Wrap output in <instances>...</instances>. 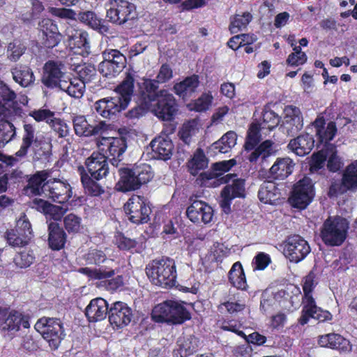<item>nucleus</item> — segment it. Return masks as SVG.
I'll return each mask as SVG.
<instances>
[{"instance_id": "f257e3e1", "label": "nucleus", "mask_w": 357, "mask_h": 357, "mask_svg": "<svg viewBox=\"0 0 357 357\" xmlns=\"http://www.w3.org/2000/svg\"><path fill=\"white\" fill-rule=\"evenodd\" d=\"M158 82L155 79H143L139 87L142 104L156 116L169 121L176 112V103L174 96L165 89L158 91Z\"/></svg>"}, {"instance_id": "f03ea898", "label": "nucleus", "mask_w": 357, "mask_h": 357, "mask_svg": "<svg viewBox=\"0 0 357 357\" xmlns=\"http://www.w3.org/2000/svg\"><path fill=\"white\" fill-rule=\"evenodd\" d=\"M315 275L310 272L304 280L303 289L304 295L303 297V309L302 314L299 318V323L301 325L306 324L310 318L318 320L319 321H324L331 319V314L328 311L323 310L318 307L312 297L311 293L316 285L314 281Z\"/></svg>"}, {"instance_id": "7ed1b4c3", "label": "nucleus", "mask_w": 357, "mask_h": 357, "mask_svg": "<svg viewBox=\"0 0 357 357\" xmlns=\"http://www.w3.org/2000/svg\"><path fill=\"white\" fill-rule=\"evenodd\" d=\"M120 179L116 185V189L121 192L135 190L143 184L147 183L153 176L150 165L142 164L131 169L120 167Z\"/></svg>"}, {"instance_id": "20e7f679", "label": "nucleus", "mask_w": 357, "mask_h": 357, "mask_svg": "<svg viewBox=\"0 0 357 357\" xmlns=\"http://www.w3.org/2000/svg\"><path fill=\"white\" fill-rule=\"evenodd\" d=\"M146 273L155 285L163 288L175 285L176 271L175 262L169 258L153 260L146 268Z\"/></svg>"}, {"instance_id": "39448f33", "label": "nucleus", "mask_w": 357, "mask_h": 357, "mask_svg": "<svg viewBox=\"0 0 357 357\" xmlns=\"http://www.w3.org/2000/svg\"><path fill=\"white\" fill-rule=\"evenodd\" d=\"M349 229L348 221L342 217H329L321 229V238L328 246H340L345 241Z\"/></svg>"}, {"instance_id": "423d86ee", "label": "nucleus", "mask_w": 357, "mask_h": 357, "mask_svg": "<svg viewBox=\"0 0 357 357\" xmlns=\"http://www.w3.org/2000/svg\"><path fill=\"white\" fill-rule=\"evenodd\" d=\"M152 318L157 322L181 324L190 319V314L178 302L167 301L155 306L152 311Z\"/></svg>"}, {"instance_id": "0eeeda50", "label": "nucleus", "mask_w": 357, "mask_h": 357, "mask_svg": "<svg viewBox=\"0 0 357 357\" xmlns=\"http://www.w3.org/2000/svg\"><path fill=\"white\" fill-rule=\"evenodd\" d=\"M35 329L41 334L52 349H56L65 334L59 319L42 317L34 326Z\"/></svg>"}, {"instance_id": "6e6552de", "label": "nucleus", "mask_w": 357, "mask_h": 357, "mask_svg": "<svg viewBox=\"0 0 357 357\" xmlns=\"http://www.w3.org/2000/svg\"><path fill=\"white\" fill-rule=\"evenodd\" d=\"M235 164L236 162L234 159L213 164L212 169L200 174L201 184L206 187H217L221 184L228 183L234 176V174H224Z\"/></svg>"}, {"instance_id": "1a4fd4ad", "label": "nucleus", "mask_w": 357, "mask_h": 357, "mask_svg": "<svg viewBox=\"0 0 357 357\" xmlns=\"http://www.w3.org/2000/svg\"><path fill=\"white\" fill-rule=\"evenodd\" d=\"M99 151L107 156L112 165L118 167L126 150V139L122 137H101L96 139Z\"/></svg>"}, {"instance_id": "9d476101", "label": "nucleus", "mask_w": 357, "mask_h": 357, "mask_svg": "<svg viewBox=\"0 0 357 357\" xmlns=\"http://www.w3.org/2000/svg\"><path fill=\"white\" fill-rule=\"evenodd\" d=\"M103 60L98 65L100 73L106 77H114L126 67V58L116 49H107L102 53Z\"/></svg>"}, {"instance_id": "9b49d317", "label": "nucleus", "mask_w": 357, "mask_h": 357, "mask_svg": "<svg viewBox=\"0 0 357 357\" xmlns=\"http://www.w3.org/2000/svg\"><path fill=\"white\" fill-rule=\"evenodd\" d=\"M106 8L107 18L116 24H123L135 16V6L128 0H108Z\"/></svg>"}, {"instance_id": "f8f14e48", "label": "nucleus", "mask_w": 357, "mask_h": 357, "mask_svg": "<svg viewBox=\"0 0 357 357\" xmlns=\"http://www.w3.org/2000/svg\"><path fill=\"white\" fill-rule=\"evenodd\" d=\"M68 74L61 61H48L43 68L42 83L47 88L59 90L66 85Z\"/></svg>"}, {"instance_id": "ddd939ff", "label": "nucleus", "mask_w": 357, "mask_h": 357, "mask_svg": "<svg viewBox=\"0 0 357 357\" xmlns=\"http://www.w3.org/2000/svg\"><path fill=\"white\" fill-rule=\"evenodd\" d=\"M124 211L135 224L146 223L150 220L151 209L144 197L132 195L125 204Z\"/></svg>"}, {"instance_id": "4468645a", "label": "nucleus", "mask_w": 357, "mask_h": 357, "mask_svg": "<svg viewBox=\"0 0 357 357\" xmlns=\"http://www.w3.org/2000/svg\"><path fill=\"white\" fill-rule=\"evenodd\" d=\"M23 129L22 144L20 150L17 152L18 156L26 155L28 149L31 146L35 150L38 148L43 149V153L50 152L52 148L50 142L47 141L43 135L36 132V129L32 125L25 123Z\"/></svg>"}, {"instance_id": "2eb2a0df", "label": "nucleus", "mask_w": 357, "mask_h": 357, "mask_svg": "<svg viewBox=\"0 0 357 357\" xmlns=\"http://www.w3.org/2000/svg\"><path fill=\"white\" fill-rule=\"evenodd\" d=\"M30 328L29 317L15 310L0 307V330L14 334L20 330Z\"/></svg>"}, {"instance_id": "dca6fc26", "label": "nucleus", "mask_w": 357, "mask_h": 357, "mask_svg": "<svg viewBox=\"0 0 357 357\" xmlns=\"http://www.w3.org/2000/svg\"><path fill=\"white\" fill-rule=\"evenodd\" d=\"M43 194L54 202L65 203L72 197V188L67 181L51 177L43 185Z\"/></svg>"}, {"instance_id": "f3484780", "label": "nucleus", "mask_w": 357, "mask_h": 357, "mask_svg": "<svg viewBox=\"0 0 357 357\" xmlns=\"http://www.w3.org/2000/svg\"><path fill=\"white\" fill-rule=\"evenodd\" d=\"M314 196L312 180L309 177H304L294 185L289 202L294 207L303 209L312 202Z\"/></svg>"}, {"instance_id": "a211bd4d", "label": "nucleus", "mask_w": 357, "mask_h": 357, "mask_svg": "<svg viewBox=\"0 0 357 357\" xmlns=\"http://www.w3.org/2000/svg\"><path fill=\"white\" fill-rule=\"evenodd\" d=\"M310 250L307 241L299 235L289 236L284 243V255L291 262L302 261Z\"/></svg>"}, {"instance_id": "6ab92c4d", "label": "nucleus", "mask_w": 357, "mask_h": 357, "mask_svg": "<svg viewBox=\"0 0 357 357\" xmlns=\"http://www.w3.org/2000/svg\"><path fill=\"white\" fill-rule=\"evenodd\" d=\"M132 317V310L126 303L116 301L109 307L108 318L114 328H122L128 326Z\"/></svg>"}, {"instance_id": "aec40b11", "label": "nucleus", "mask_w": 357, "mask_h": 357, "mask_svg": "<svg viewBox=\"0 0 357 357\" xmlns=\"http://www.w3.org/2000/svg\"><path fill=\"white\" fill-rule=\"evenodd\" d=\"M186 215L195 224L210 223L213 218V210L211 206L200 200H194L187 208Z\"/></svg>"}, {"instance_id": "412c9836", "label": "nucleus", "mask_w": 357, "mask_h": 357, "mask_svg": "<svg viewBox=\"0 0 357 357\" xmlns=\"http://www.w3.org/2000/svg\"><path fill=\"white\" fill-rule=\"evenodd\" d=\"M107 156L99 152H93L85 161V165L91 176L99 181L109 173Z\"/></svg>"}, {"instance_id": "4be33fe9", "label": "nucleus", "mask_w": 357, "mask_h": 357, "mask_svg": "<svg viewBox=\"0 0 357 357\" xmlns=\"http://www.w3.org/2000/svg\"><path fill=\"white\" fill-rule=\"evenodd\" d=\"M72 122L75 133L78 137H91L102 133L105 128L102 121L91 124L84 115H73Z\"/></svg>"}, {"instance_id": "5701e85b", "label": "nucleus", "mask_w": 357, "mask_h": 357, "mask_svg": "<svg viewBox=\"0 0 357 357\" xmlns=\"http://www.w3.org/2000/svg\"><path fill=\"white\" fill-rule=\"evenodd\" d=\"M245 197V182L243 179L237 178L231 185H226L221 192L220 206L225 213L231 211V201L236 197Z\"/></svg>"}, {"instance_id": "b1692460", "label": "nucleus", "mask_w": 357, "mask_h": 357, "mask_svg": "<svg viewBox=\"0 0 357 357\" xmlns=\"http://www.w3.org/2000/svg\"><path fill=\"white\" fill-rule=\"evenodd\" d=\"M315 135L319 142L324 144L326 147L330 144L337 134V126L334 121L326 123L324 116L319 115L312 123Z\"/></svg>"}, {"instance_id": "393cba45", "label": "nucleus", "mask_w": 357, "mask_h": 357, "mask_svg": "<svg viewBox=\"0 0 357 357\" xmlns=\"http://www.w3.org/2000/svg\"><path fill=\"white\" fill-rule=\"evenodd\" d=\"M283 130L289 136L298 133L303 126V116L299 108L289 105L284 109Z\"/></svg>"}, {"instance_id": "a878e982", "label": "nucleus", "mask_w": 357, "mask_h": 357, "mask_svg": "<svg viewBox=\"0 0 357 357\" xmlns=\"http://www.w3.org/2000/svg\"><path fill=\"white\" fill-rule=\"evenodd\" d=\"M126 107L120 96L103 98L96 102L94 105L96 111L100 116L107 119L111 118Z\"/></svg>"}, {"instance_id": "bb28decb", "label": "nucleus", "mask_w": 357, "mask_h": 357, "mask_svg": "<svg viewBox=\"0 0 357 357\" xmlns=\"http://www.w3.org/2000/svg\"><path fill=\"white\" fill-rule=\"evenodd\" d=\"M109 307L107 302L102 298L92 299L86 307L85 314L91 322L100 321L109 315Z\"/></svg>"}, {"instance_id": "cd10ccee", "label": "nucleus", "mask_w": 357, "mask_h": 357, "mask_svg": "<svg viewBox=\"0 0 357 357\" xmlns=\"http://www.w3.org/2000/svg\"><path fill=\"white\" fill-rule=\"evenodd\" d=\"M66 34L68 37V45L71 48L80 49V53H89L90 45L86 31L70 27L66 29Z\"/></svg>"}, {"instance_id": "c85d7f7f", "label": "nucleus", "mask_w": 357, "mask_h": 357, "mask_svg": "<svg viewBox=\"0 0 357 357\" xmlns=\"http://www.w3.org/2000/svg\"><path fill=\"white\" fill-rule=\"evenodd\" d=\"M53 171L47 169L36 172L28 181V184L24 188V193L28 196L38 195L43 193V185L49 181Z\"/></svg>"}, {"instance_id": "c756f323", "label": "nucleus", "mask_w": 357, "mask_h": 357, "mask_svg": "<svg viewBox=\"0 0 357 357\" xmlns=\"http://www.w3.org/2000/svg\"><path fill=\"white\" fill-rule=\"evenodd\" d=\"M152 151L160 160H167L171 158L174 145L172 140L166 135H160L151 142Z\"/></svg>"}, {"instance_id": "7c9ffc66", "label": "nucleus", "mask_w": 357, "mask_h": 357, "mask_svg": "<svg viewBox=\"0 0 357 357\" xmlns=\"http://www.w3.org/2000/svg\"><path fill=\"white\" fill-rule=\"evenodd\" d=\"M314 141L308 134L301 135L291 139L288 148L297 155L303 156L308 154L314 147Z\"/></svg>"}, {"instance_id": "2f4dec72", "label": "nucleus", "mask_w": 357, "mask_h": 357, "mask_svg": "<svg viewBox=\"0 0 357 357\" xmlns=\"http://www.w3.org/2000/svg\"><path fill=\"white\" fill-rule=\"evenodd\" d=\"M258 197L264 204H274L280 197L278 185L271 181H264L259 187Z\"/></svg>"}, {"instance_id": "473e14b6", "label": "nucleus", "mask_w": 357, "mask_h": 357, "mask_svg": "<svg viewBox=\"0 0 357 357\" xmlns=\"http://www.w3.org/2000/svg\"><path fill=\"white\" fill-rule=\"evenodd\" d=\"M319 344L323 347L342 351H348L351 349L349 342L337 333L321 335L319 339Z\"/></svg>"}, {"instance_id": "72a5a7b5", "label": "nucleus", "mask_w": 357, "mask_h": 357, "mask_svg": "<svg viewBox=\"0 0 357 357\" xmlns=\"http://www.w3.org/2000/svg\"><path fill=\"white\" fill-rule=\"evenodd\" d=\"M294 166L289 158H278L270 169V174L275 179L283 180L292 173Z\"/></svg>"}, {"instance_id": "f704fd0d", "label": "nucleus", "mask_w": 357, "mask_h": 357, "mask_svg": "<svg viewBox=\"0 0 357 357\" xmlns=\"http://www.w3.org/2000/svg\"><path fill=\"white\" fill-rule=\"evenodd\" d=\"M199 84V77L196 75L187 77L182 82L174 86V93L185 99L194 93Z\"/></svg>"}, {"instance_id": "c9c22d12", "label": "nucleus", "mask_w": 357, "mask_h": 357, "mask_svg": "<svg viewBox=\"0 0 357 357\" xmlns=\"http://www.w3.org/2000/svg\"><path fill=\"white\" fill-rule=\"evenodd\" d=\"M78 20L102 34L109 33L107 24L93 11L80 12L78 14Z\"/></svg>"}, {"instance_id": "e433bc0d", "label": "nucleus", "mask_w": 357, "mask_h": 357, "mask_svg": "<svg viewBox=\"0 0 357 357\" xmlns=\"http://www.w3.org/2000/svg\"><path fill=\"white\" fill-rule=\"evenodd\" d=\"M14 81L22 87H27L35 81L32 70L26 65H16L11 68Z\"/></svg>"}, {"instance_id": "4c0bfd02", "label": "nucleus", "mask_w": 357, "mask_h": 357, "mask_svg": "<svg viewBox=\"0 0 357 357\" xmlns=\"http://www.w3.org/2000/svg\"><path fill=\"white\" fill-rule=\"evenodd\" d=\"M278 299V303L282 307L289 308L294 305V301L289 296V294L284 290L279 291L275 297L264 295L261 301V307L266 311L268 307L273 305L274 300Z\"/></svg>"}, {"instance_id": "58836bf2", "label": "nucleus", "mask_w": 357, "mask_h": 357, "mask_svg": "<svg viewBox=\"0 0 357 357\" xmlns=\"http://www.w3.org/2000/svg\"><path fill=\"white\" fill-rule=\"evenodd\" d=\"M66 243V234L58 223L52 222L49 225V244L52 249L59 250Z\"/></svg>"}, {"instance_id": "ea45409f", "label": "nucleus", "mask_w": 357, "mask_h": 357, "mask_svg": "<svg viewBox=\"0 0 357 357\" xmlns=\"http://www.w3.org/2000/svg\"><path fill=\"white\" fill-rule=\"evenodd\" d=\"M134 82L135 79L133 76L128 73L123 79V81L117 86L116 91L117 95L120 96L122 102L126 106L128 105L131 100V97L134 92Z\"/></svg>"}, {"instance_id": "a19ab883", "label": "nucleus", "mask_w": 357, "mask_h": 357, "mask_svg": "<svg viewBox=\"0 0 357 357\" xmlns=\"http://www.w3.org/2000/svg\"><path fill=\"white\" fill-rule=\"evenodd\" d=\"M229 280L231 284L239 289H245L247 283L242 265L240 262L233 264L229 272Z\"/></svg>"}, {"instance_id": "79ce46f5", "label": "nucleus", "mask_w": 357, "mask_h": 357, "mask_svg": "<svg viewBox=\"0 0 357 357\" xmlns=\"http://www.w3.org/2000/svg\"><path fill=\"white\" fill-rule=\"evenodd\" d=\"M85 84L79 79H70L68 76L66 85H62L59 90L66 92L70 96L76 98H81L84 92Z\"/></svg>"}, {"instance_id": "37998d69", "label": "nucleus", "mask_w": 357, "mask_h": 357, "mask_svg": "<svg viewBox=\"0 0 357 357\" xmlns=\"http://www.w3.org/2000/svg\"><path fill=\"white\" fill-rule=\"evenodd\" d=\"M26 50V44L20 40L15 39L6 47V58L11 62L18 61Z\"/></svg>"}, {"instance_id": "c03bdc74", "label": "nucleus", "mask_w": 357, "mask_h": 357, "mask_svg": "<svg viewBox=\"0 0 357 357\" xmlns=\"http://www.w3.org/2000/svg\"><path fill=\"white\" fill-rule=\"evenodd\" d=\"M273 145V143L272 141L265 140L249 155V160L251 162H255L259 158L262 160H265L273 153L274 150Z\"/></svg>"}, {"instance_id": "a18cd8bd", "label": "nucleus", "mask_w": 357, "mask_h": 357, "mask_svg": "<svg viewBox=\"0 0 357 357\" xmlns=\"http://www.w3.org/2000/svg\"><path fill=\"white\" fill-rule=\"evenodd\" d=\"M342 183L348 190H357V160L346 167L343 174Z\"/></svg>"}, {"instance_id": "49530a36", "label": "nucleus", "mask_w": 357, "mask_h": 357, "mask_svg": "<svg viewBox=\"0 0 357 357\" xmlns=\"http://www.w3.org/2000/svg\"><path fill=\"white\" fill-rule=\"evenodd\" d=\"M79 272L87 275L92 280H103L114 275L115 271L112 268L101 266L99 268H81Z\"/></svg>"}, {"instance_id": "de8ad7c7", "label": "nucleus", "mask_w": 357, "mask_h": 357, "mask_svg": "<svg viewBox=\"0 0 357 357\" xmlns=\"http://www.w3.org/2000/svg\"><path fill=\"white\" fill-rule=\"evenodd\" d=\"M237 135L234 131L225 133L218 142L213 144L215 149L219 152L227 153L229 152L236 144Z\"/></svg>"}, {"instance_id": "09e8293b", "label": "nucleus", "mask_w": 357, "mask_h": 357, "mask_svg": "<svg viewBox=\"0 0 357 357\" xmlns=\"http://www.w3.org/2000/svg\"><path fill=\"white\" fill-rule=\"evenodd\" d=\"M208 160L204 151L197 149L193 155L192 159L188 162V168L191 174L195 176L200 170L205 169L208 166Z\"/></svg>"}, {"instance_id": "8fccbe9b", "label": "nucleus", "mask_w": 357, "mask_h": 357, "mask_svg": "<svg viewBox=\"0 0 357 357\" xmlns=\"http://www.w3.org/2000/svg\"><path fill=\"white\" fill-rule=\"evenodd\" d=\"M264 130L260 128L257 123H252L248 131L245 144V149L247 151H251L261 140V133Z\"/></svg>"}, {"instance_id": "3c124183", "label": "nucleus", "mask_w": 357, "mask_h": 357, "mask_svg": "<svg viewBox=\"0 0 357 357\" xmlns=\"http://www.w3.org/2000/svg\"><path fill=\"white\" fill-rule=\"evenodd\" d=\"M15 127L9 121H0V148L3 147L15 136Z\"/></svg>"}, {"instance_id": "603ef678", "label": "nucleus", "mask_w": 357, "mask_h": 357, "mask_svg": "<svg viewBox=\"0 0 357 357\" xmlns=\"http://www.w3.org/2000/svg\"><path fill=\"white\" fill-rule=\"evenodd\" d=\"M81 181L86 193L91 196H99L104 192V190L98 183L93 181L87 174H81Z\"/></svg>"}, {"instance_id": "864d4df0", "label": "nucleus", "mask_w": 357, "mask_h": 357, "mask_svg": "<svg viewBox=\"0 0 357 357\" xmlns=\"http://www.w3.org/2000/svg\"><path fill=\"white\" fill-rule=\"evenodd\" d=\"M252 19L249 12H245L243 15H236L231 20L229 30L231 33H236L245 29Z\"/></svg>"}, {"instance_id": "5fc2aeb1", "label": "nucleus", "mask_w": 357, "mask_h": 357, "mask_svg": "<svg viewBox=\"0 0 357 357\" xmlns=\"http://www.w3.org/2000/svg\"><path fill=\"white\" fill-rule=\"evenodd\" d=\"M181 356H185L192 354L199 347V341L195 336L180 338L178 341Z\"/></svg>"}, {"instance_id": "6e6d98bb", "label": "nucleus", "mask_w": 357, "mask_h": 357, "mask_svg": "<svg viewBox=\"0 0 357 357\" xmlns=\"http://www.w3.org/2000/svg\"><path fill=\"white\" fill-rule=\"evenodd\" d=\"M327 167L331 172H336L342 166L341 158L337 155L336 146L334 144L327 146Z\"/></svg>"}, {"instance_id": "4d7b16f0", "label": "nucleus", "mask_w": 357, "mask_h": 357, "mask_svg": "<svg viewBox=\"0 0 357 357\" xmlns=\"http://www.w3.org/2000/svg\"><path fill=\"white\" fill-rule=\"evenodd\" d=\"M7 241L12 247H23L26 245L31 238L26 235H23L18 230L10 229L7 231Z\"/></svg>"}, {"instance_id": "13d9d810", "label": "nucleus", "mask_w": 357, "mask_h": 357, "mask_svg": "<svg viewBox=\"0 0 357 357\" xmlns=\"http://www.w3.org/2000/svg\"><path fill=\"white\" fill-rule=\"evenodd\" d=\"M280 122V118L272 110H265L262 114V121L258 124L261 129L272 130Z\"/></svg>"}, {"instance_id": "bf43d9fd", "label": "nucleus", "mask_w": 357, "mask_h": 357, "mask_svg": "<svg viewBox=\"0 0 357 357\" xmlns=\"http://www.w3.org/2000/svg\"><path fill=\"white\" fill-rule=\"evenodd\" d=\"M35 257L32 251H24L17 253L13 258L14 264L20 268H25L34 261Z\"/></svg>"}, {"instance_id": "052dcab7", "label": "nucleus", "mask_w": 357, "mask_h": 357, "mask_svg": "<svg viewBox=\"0 0 357 357\" xmlns=\"http://www.w3.org/2000/svg\"><path fill=\"white\" fill-rule=\"evenodd\" d=\"M38 344L33 335L27 333L20 338L18 349L22 351L32 352L38 349Z\"/></svg>"}, {"instance_id": "680f3d73", "label": "nucleus", "mask_w": 357, "mask_h": 357, "mask_svg": "<svg viewBox=\"0 0 357 357\" xmlns=\"http://www.w3.org/2000/svg\"><path fill=\"white\" fill-rule=\"evenodd\" d=\"M49 126L59 137L63 138L68 135L70 128L68 124L61 119L56 118L50 121Z\"/></svg>"}, {"instance_id": "e2e57ef3", "label": "nucleus", "mask_w": 357, "mask_h": 357, "mask_svg": "<svg viewBox=\"0 0 357 357\" xmlns=\"http://www.w3.org/2000/svg\"><path fill=\"white\" fill-rule=\"evenodd\" d=\"M0 95L3 100L8 107H12L15 110L14 105L16 102V93L6 84L1 83L0 86Z\"/></svg>"}, {"instance_id": "0e129e2a", "label": "nucleus", "mask_w": 357, "mask_h": 357, "mask_svg": "<svg viewBox=\"0 0 357 357\" xmlns=\"http://www.w3.org/2000/svg\"><path fill=\"white\" fill-rule=\"evenodd\" d=\"M64 226L68 232H78L81 227L82 219L73 213L67 215L63 219Z\"/></svg>"}, {"instance_id": "69168bd1", "label": "nucleus", "mask_w": 357, "mask_h": 357, "mask_svg": "<svg viewBox=\"0 0 357 357\" xmlns=\"http://www.w3.org/2000/svg\"><path fill=\"white\" fill-rule=\"evenodd\" d=\"M327 159V146L325 149H322L320 151L314 153L312 157L310 163L311 171H317L321 169Z\"/></svg>"}, {"instance_id": "338daca9", "label": "nucleus", "mask_w": 357, "mask_h": 357, "mask_svg": "<svg viewBox=\"0 0 357 357\" xmlns=\"http://www.w3.org/2000/svg\"><path fill=\"white\" fill-rule=\"evenodd\" d=\"M78 74L80 80L84 83L91 82L96 75V69L92 64H84L79 66Z\"/></svg>"}, {"instance_id": "774afa93", "label": "nucleus", "mask_w": 357, "mask_h": 357, "mask_svg": "<svg viewBox=\"0 0 357 357\" xmlns=\"http://www.w3.org/2000/svg\"><path fill=\"white\" fill-rule=\"evenodd\" d=\"M86 260L88 264L99 265L107 261V256L103 251L93 249L87 253Z\"/></svg>"}]
</instances>
